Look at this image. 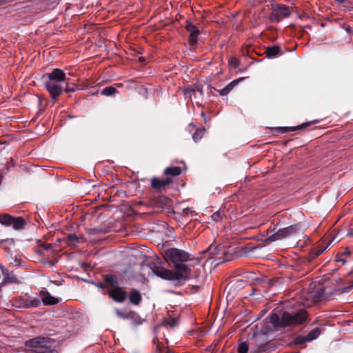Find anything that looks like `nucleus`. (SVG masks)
<instances>
[{
  "label": "nucleus",
  "instance_id": "obj_1",
  "mask_svg": "<svg viewBox=\"0 0 353 353\" xmlns=\"http://www.w3.org/2000/svg\"><path fill=\"white\" fill-rule=\"evenodd\" d=\"M164 258L168 263L174 264L175 273H178L180 280L189 278L190 268L184 263L190 261V254L178 248H169L165 250Z\"/></svg>",
  "mask_w": 353,
  "mask_h": 353
},
{
  "label": "nucleus",
  "instance_id": "obj_2",
  "mask_svg": "<svg viewBox=\"0 0 353 353\" xmlns=\"http://www.w3.org/2000/svg\"><path fill=\"white\" fill-rule=\"evenodd\" d=\"M304 229L303 225L300 222L279 229L277 231H275V228H269L267 230L268 236L264 239V241L268 243L283 239L290 238L302 233Z\"/></svg>",
  "mask_w": 353,
  "mask_h": 353
},
{
  "label": "nucleus",
  "instance_id": "obj_3",
  "mask_svg": "<svg viewBox=\"0 0 353 353\" xmlns=\"http://www.w3.org/2000/svg\"><path fill=\"white\" fill-rule=\"evenodd\" d=\"M307 318L305 310L284 311L282 313V322L284 327L302 324Z\"/></svg>",
  "mask_w": 353,
  "mask_h": 353
},
{
  "label": "nucleus",
  "instance_id": "obj_4",
  "mask_svg": "<svg viewBox=\"0 0 353 353\" xmlns=\"http://www.w3.org/2000/svg\"><path fill=\"white\" fill-rule=\"evenodd\" d=\"M55 343L54 339L48 336H36L25 342L26 348L33 349H53L52 345Z\"/></svg>",
  "mask_w": 353,
  "mask_h": 353
},
{
  "label": "nucleus",
  "instance_id": "obj_5",
  "mask_svg": "<svg viewBox=\"0 0 353 353\" xmlns=\"http://www.w3.org/2000/svg\"><path fill=\"white\" fill-rule=\"evenodd\" d=\"M149 267L155 275L161 279L168 281L180 280L178 273L163 268L159 263L151 262L149 263Z\"/></svg>",
  "mask_w": 353,
  "mask_h": 353
},
{
  "label": "nucleus",
  "instance_id": "obj_6",
  "mask_svg": "<svg viewBox=\"0 0 353 353\" xmlns=\"http://www.w3.org/2000/svg\"><path fill=\"white\" fill-rule=\"evenodd\" d=\"M271 10L272 12L269 16V19L272 22H280L290 15L289 7L284 4H274L272 6Z\"/></svg>",
  "mask_w": 353,
  "mask_h": 353
},
{
  "label": "nucleus",
  "instance_id": "obj_7",
  "mask_svg": "<svg viewBox=\"0 0 353 353\" xmlns=\"http://www.w3.org/2000/svg\"><path fill=\"white\" fill-rule=\"evenodd\" d=\"M43 79L45 88L50 93L51 99L54 101L57 100L63 92V83L57 82L46 78Z\"/></svg>",
  "mask_w": 353,
  "mask_h": 353
},
{
  "label": "nucleus",
  "instance_id": "obj_8",
  "mask_svg": "<svg viewBox=\"0 0 353 353\" xmlns=\"http://www.w3.org/2000/svg\"><path fill=\"white\" fill-rule=\"evenodd\" d=\"M185 28L189 33L188 42L190 47L195 48L199 41V36L201 34V31L197 26L190 20H186Z\"/></svg>",
  "mask_w": 353,
  "mask_h": 353
},
{
  "label": "nucleus",
  "instance_id": "obj_9",
  "mask_svg": "<svg viewBox=\"0 0 353 353\" xmlns=\"http://www.w3.org/2000/svg\"><path fill=\"white\" fill-rule=\"evenodd\" d=\"M0 270L3 276V280L1 283L3 285L10 283H19V281L17 276L14 274L13 271H10L1 264H0Z\"/></svg>",
  "mask_w": 353,
  "mask_h": 353
},
{
  "label": "nucleus",
  "instance_id": "obj_10",
  "mask_svg": "<svg viewBox=\"0 0 353 353\" xmlns=\"http://www.w3.org/2000/svg\"><path fill=\"white\" fill-rule=\"evenodd\" d=\"M43 78L61 83H64L66 81L65 72L59 68L53 69L51 72L47 73Z\"/></svg>",
  "mask_w": 353,
  "mask_h": 353
},
{
  "label": "nucleus",
  "instance_id": "obj_11",
  "mask_svg": "<svg viewBox=\"0 0 353 353\" xmlns=\"http://www.w3.org/2000/svg\"><path fill=\"white\" fill-rule=\"evenodd\" d=\"M210 251L211 252V253L223 254L222 256L219 258V260L220 261L219 263L230 261L233 259V256L232 254L229 253V250H226L223 246L214 247V248L210 247Z\"/></svg>",
  "mask_w": 353,
  "mask_h": 353
},
{
  "label": "nucleus",
  "instance_id": "obj_12",
  "mask_svg": "<svg viewBox=\"0 0 353 353\" xmlns=\"http://www.w3.org/2000/svg\"><path fill=\"white\" fill-rule=\"evenodd\" d=\"M108 295L114 301L118 303H122L127 297V293L119 286L110 290L108 291Z\"/></svg>",
  "mask_w": 353,
  "mask_h": 353
},
{
  "label": "nucleus",
  "instance_id": "obj_13",
  "mask_svg": "<svg viewBox=\"0 0 353 353\" xmlns=\"http://www.w3.org/2000/svg\"><path fill=\"white\" fill-rule=\"evenodd\" d=\"M265 54L266 57L268 59L275 58L278 55H283V52L281 51V49L279 46H269L265 48Z\"/></svg>",
  "mask_w": 353,
  "mask_h": 353
},
{
  "label": "nucleus",
  "instance_id": "obj_14",
  "mask_svg": "<svg viewBox=\"0 0 353 353\" xmlns=\"http://www.w3.org/2000/svg\"><path fill=\"white\" fill-rule=\"evenodd\" d=\"M172 182V180L170 178L159 179L154 177L151 181V186L155 190H161L164 186L171 183Z\"/></svg>",
  "mask_w": 353,
  "mask_h": 353
},
{
  "label": "nucleus",
  "instance_id": "obj_15",
  "mask_svg": "<svg viewBox=\"0 0 353 353\" xmlns=\"http://www.w3.org/2000/svg\"><path fill=\"white\" fill-rule=\"evenodd\" d=\"M245 77H239L230 82L226 86L219 90L220 95L226 96L229 92L241 81H243Z\"/></svg>",
  "mask_w": 353,
  "mask_h": 353
},
{
  "label": "nucleus",
  "instance_id": "obj_16",
  "mask_svg": "<svg viewBox=\"0 0 353 353\" xmlns=\"http://www.w3.org/2000/svg\"><path fill=\"white\" fill-rule=\"evenodd\" d=\"M42 302L44 305H54L59 302V299L52 296L48 291L42 292Z\"/></svg>",
  "mask_w": 353,
  "mask_h": 353
},
{
  "label": "nucleus",
  "instance_id": "obj_17",
  "mask_svg": "<svg viewBox=\"0 0 353 353\" xmlns=\"http://www.w3.org/2000/svg\"><path fill=\"white\" fill-rule=\"evenodd\" d=\"M316 121H312L309 122H305L301 125H296V126H292V127H281L279 128V130L281 132L285 133L288 132H294L298 130H301L305 128L307 126H309L311 123H316Z\"/></svg>",
  "mask_w": 353,
  "mask_h": 353
},
{
  "label": "nucleus",
  "instance_id": "obj_18",
  "mask_svg": "<svg viewBox=\"0 0 353 353\" xmlns=\"http://www.w3.org/2000/svg\"><path fill=\"white\" fill-rule=\"evenodd\" d=\"M129 300L132 304L135 305H139L142 300V296L139 291L137 289H132L129 294Z\"/></svg>",
  "mask_w": 353,
  "mask_h": 353
},
{
  "label": "nucleus",
  "instance_id": "obj_19",
  "mask_svg": "<svg viewBox=\"0 0 353 353\" xmlns=\"http://www.w3.org/2000/svg\"><path fill=\"white\" fill-rule=\"evenodd\" d=\"M103 281L105 283L106 288L112 287L113 289V288H115L119 286L117 280L111 274H105L103 276Z\"/></svg>",
  "mask_w": 353,
  "mask_h": 353
},
{
  "label": "nucleus",
  "instance_id": "obj_20",
  "mask_svg": "<svg viewBox=\"0 0 353 353\" xmlns=\"http://www.w3.org/2000/svg\"><path fill=\"white\" fill-rule=\"evenodd\" d=\"M65 241L68 245L75 246L82 242V238L77 236L75 233H72L65 237Z\"/></svg>",
  "mask_w": 353,
  "mask_h": 353
},
{
  "label": "nucleus",
  "instance_id": "obj_21",
  "mask_svg": "<svg viewBox=\"0 0 353 353\" xmlns=\"http://www.w3.org/2000/svg\"><path fill=\"white\" fill-rule=\"evenodd\" d=\"M270 322L276 327H284L282 322V314L280 316L276 313H271L268 316Z\"/></svg>",
  "mask_w": 353,
  "mask_h": 353
},
{
  "label": "nucleus",
  "instance_id": "obj_22",
  "mask_svg": "<svg viewBox=\"0 0 353 353\" xmlns=\"http://www.w3.org/2000/svg\"><path fill=\"white\" fill-rule=\"evenodd\" d=\"M26 225V222L24 220L23 218L19 216V217H14V221L12 223L11 226L13 229L16 230H20L25 228Z\"/></svg>",
  "mask_w": 353,
  "mask_h": 353
},
{
  "label": "nucleus",
  "instance_id": "obj_23",
  "mask_svg": "<svg viewBox=\"0 0 353 353\" xmlns=\"http://www.w3.org/2000/svg\"><path fill=\"white\" fill-rule=\"evenodd\" d=\"M195 92H199L200 94L203 95V91L202 87L197 85L194 88H192L191 86H188L184 88V95L185 97L192 98V94Z\"/></svg>",
  "mask_w": 353,
  "mask_h": 353
},
{
  "label": "nucleus",
  "instance_id": "obj_24",
  "mask_svg": "<svg viewBox=\"0 0 353 353\" xmlns=\"http://www.w3.org/2000/svg\"><path fill=\"white\" fill-rule=\"evenodd\" d=\"M164 174L177 176L181 174V169L179 166L168 167L163 171Z\"/></svg>",
  "mask_w": 353,
  "mask_h": 353
},
{
  "label": "nucleus",
  "instance_id": "obj_25",
  "mask_svg": "<svg viewBox=\"0 0 353 353\" xmlns=\"http://www.w3.org/2000/svg\"><path fill=\"white\" fill-rule=\"evenodd\" d=\"M127 319L131 320L132 323L135 325H138L142 323L141 318L137 312L134 311L128 312Z\"/></svg>",
  "mask_w": 353,
  "mask_h": 353
},
{
  "label": "nucleus",
  "instance_id": "obj_26",
  "mask_svg": "<svg viewBox=\"0 0 353 353\" xmlns=\"http://www.w3.org/2000/svg\"><path fill=\"white\" fill-rule=\"evenodd\" d=\"M14 216L8 214H3L0 215V223L6 226H11Z\"/></svg>",
  "mask_w": 353,
  "mask_h": 353
},
{
  "label": "nucleus",
  "instance_id": "obj_27",
  "mask_svg": "<svg viewBox=\"0 0 353 353\" xmlns=\"http://www.w3.org/2000/svg\"><path fill=\"white\" fill-rule=\"evenodd\" d=\"M23 263V261L20 255L16 254L14 256L11 255L10 257V263L13 266L22 267Z\"/></svg>",
  "mask_w": 353,
  "mask_h": 353
},
{
  "label": "nucleus",
  "instance_id": "obj_28",
  "mask_svg": "<svg viewBox=\"0 0 353 353\" xmlns=\"http://www.w3.org/2000/svg\"><path fill=\"white\" fill-rule=\"evenodd\" d=\"M26 353H58L56 349H33L27 348Z\"/></svg>",
  "mask_w": 353,
  "mask_h": 353
},
{
  "label": "nucleus",
  "instance_id": "obj_29",
  "mask_svg": "<svg viewBox=\"0 0 353 353\" xmlns=\"http://www.w3.org/2000/svg\"><path fill=\"white\" fill-rule=\"evenodd\" d=\"M321 334V330L319 327H315L308 332L307 338L309 341H312L317 339Z\"/></svg>",
  "mask_w": 353,
  "mask_h": 353
},
{
  "label": "nucleus",
  "instance_id": "obj_30",
  "mask_svg": "<svg viewBox=\"0 0 353 353\" xmlns=\"http://www.w3.org/2000/svg\"><path fill=\"white\" fill-rule=\"evenodd\" d=\"M205 132V129L204 128H198L192 134V139L194 142L197 143L199 141L201 138L203 137Z\"/></svg>",
  "mask_w": 353,
  "mask_h": 353
},
{
  "label": "nucleus",
  "instance_id": "obj_31",
  "mask_svg": "<svg viewBox=\"0 0 353 353\" xmlns=\"http://www.w3.org/2000/svg\"><path fill=\"white\" fill-rule=\"evenodd\" d=\"M117 92V90L116 88L113 86H107L101 90V93L102 95L110 97L115 94Z\"/></svg>",
  "mask_w": 353,
  "mask_h": 353
},
{
  "label": "nucleus",
  "instance_id": "obj_32",
  "mask_svg": "<svg viewBox=\"0 0 353 353\" xmlns=\"http://www.w3.org/2000/svg\"><path fill=\"white\" fill-rule=\"evenodd\" d=\"M41 305V300L39 298L35 297L31 299H28V305H25V307L28 308L38 307Z\"/></svg>",
  "mask_w": 353,
  "mask_h": 353
},
{
  "label": "nucleus",
  "instance_id": "obj_33",
  "mask_svg": "<svg viewBox=\"0 0 353 353\" xmlns=\"http://www.w3.org/2000/svg\"><path fill=\"white\" fill-rule=\"evenodd\" d=\"M16 307L19 308L28 309V307H25V305H28V299H24L22 296H19L16 299Z\"/></svg>",
  "mask_w": 353,
  "mask_h": 353
},
{
  "label": "nucleus",
  "instance_id": "obj_34",
  "mask_svg": "<svg viewBox=\"0 0 353 353\" xmlns=\"http://www.w3.org/2000/svg\"><path fill=\"white\" fill-rule=\"evenodd\" d=\"M250 346L246 341H242L239 343L238 353H248Z\"/></svg>",
  "mask_w": 353,
  "mask_h": 353
},
{
  "label": "nucleus",
  "instance_id": "obj_35",
  "mask_svg": "<svg viewBox=\"0 0 353 353\" xmlns=\"http://www.w3.org/2000/svg\"><path fill=\"white\" fill-rule=\"evenodd\" d=\"M325 249H326V248L314 249L311 253L310 260H313L314 258L322 254L323 253V252L325 250Z\"/></svg>",
  "mask_w": 353,
  "mask_h": 353
},
{
  "label": "nucleus",
  "instance_id": "obj_36",
  "mask_svg": "<svg viewBox=\"0 0 353 353\" xmlns=\"http://www.w3.org/2000/svg\"><path fill=\"white\" fill-rule=\"evenodd\" d=\"M66 86L63 87V92H74L77 90L76 85L72 83L70 85L68 83H65Z\"/></svg>",
  "mask_w": 353,
  "mask_h": 353
},
{
  "label": "nucleus",
  "instance_id": "obj_37",
  "mask_svg": "<svg viewBox=\"0 0 353 353\" xmlns=\"http://www.w3.org/2000/svg\"><path fill=\"white\" fill-rule=\"evenodd\" d=\"M165 323L171 327L174 328L178 324L179 321L176 318H171L170 319L166 320Z\"/></svg>",
  "mask_w": 353,
  "mask_h": 353
},
{
  "label": "nucleus",
  "instance_id": "obj_38",
  "mask_svg": "<svg viewBox=\"0 0 353 353\" xmlns=\"http://www.w3.org/2000/svg\"><path fill=\"white\" fill-rule=\"evenodd\" d=\"M307 341H309L307 340V336H299L294 339V343L296 345H302Z\"/></svg>",
  "mask_w": 353,
  "mask_h": 353
},
{
  "label": "nucleus",
  "instance_id": "obj_39",
  "mask_svg": "<svg viewBox=\"0 0 353 353\" xmlns=\"http://www.w3.org/2000/svg\"><path fill=\"white\" fill-rule=\"evenodd\" d=\"M228 63L230 66H233L234 68H237L239 66V61L235 57H231L228 61Z\"/></svg>",
  "mask_w": 353,
  "mask_h": 353
},
{
  "label": "nucleus",
  "instance_id": "obj_40",
  "mask_svg": "<svg viewBox=\"0 0 353 353\" xmlns=\"http://www.w3.org/2000/svg\"><path fill=\"white\" fill-rule=\"evenodd\" d=\"M265 350H266L265 345H260L256 349L251 350L250 353H266L265 352Z\"/></svg>",
  "mask_w": 353,
  "mask_h": 353
},
{
  "label": "nucleus",
  "instance_id": "obj_41",
  "mask_svg": "<svg viewBox=\"0 0 353 353\" xmlns=\"http://www.w3.org/2000/svg\"><path fill=\"white\" fill-rule=\"evenodd\" d=\"M115 313L118 317L123 319H127V316H128V312H122L119 309H115Z\"/></svg>",
  "mask_w": 353,
  "mask_h": 353
},
{
  "label": "nucleus",
  "instance_id": "obj_42",
  "mask_svg": "<svg viewBox=\"0 0 353 353\" xmlns=\"http://www.w3.org/2000/svg\"><path fill=\"white\" fill-rule=\"evenodd\" d=\"M336 261L342 262L343 263H345L347 262L345 256H343V254H339L336 255Z\"/></svg>",
  "mask_w": 353,
  "mask_h": 353
},
{
  "label": "nucleus",
  "instance_id": "obj_43",
  "mask_svg": "<svg viewBox=\"0 0 353 353\" xmlns=\"http://www.w3.org/2000/svg\"><path fill=\"white\" fill-rule=\"evenodd\" d=\"M212 219L214 221H217L220 220L221 219L220 213L219 212H216L213 213L212 215Z\"/></svg>",
  "mask_w": 353,
  "mask_h": 353
},
{
  "label": "nucleus",
  "instance_id": "obj_44",
  "mask_svg": "<svg viewBox=\"0 0 353 353\" xmlns=\"http://www.w3.org/2000/svg\"><path fill=\"white\" fill-rule=\"evenodd\" d=\"M352 289H353V283L347 287L343 288L341 289V292L345 293V292H347L351 290Z\"/></svg>",
  "mask_w": 353,
  "mask_h": 353
},
{
  "label": "nucleus",
  "instance_id": "obj_45",
  "mask_svg": "<svg viewBox=\"0 0 353 353\" xmlns=\"http://www.w3.org/2000/svg\"><path fill=\"white\" fill-rule=\"evenodd\" d=\"M95 285L100 289L103 290V289L106 288L105 283H96Z\"/></svg>",
  "mask_w": 353,
  "mask_h": 353
},
{
  "label": "nucleus",
  "instance_id": "obj_46",
  "mask_svg": "<svg viewBox=\"0 0 353 353\" xmlns=\"http://www.w3.org/2000/svg\"><path fill=\"white\" fill-rule=\"evenodd\" d=\"M153 353H162L161 347L159 345H157Z\"/></svg>",
  "mask_w": 353,
  "mask_h": 353
},
{
  "label": "nucleus",
  "instance_id": "obj_47",
  "mask_svg": "<svg viewBox=\"0 0 353 353\" xmlns=\"http://www.w3.org/2000/svg\"><path fill=\"white\" fill-rule=\"evenodd\" d=\"M341 254H343V256H347L351 254V251L348 249H346V250L343 252L341 253Z\"/></svg>",
  "mask_w": 353,
  "mask_h": 353
},
{
  "label": "nucleus",
  "instance_id": "obj_48",
  "mask_svg": "<svg viewBox=\"0 0 353 353\" xmlns=\"http://www.w3.org/2000/svg\"><path fill=\"white\" fill-rule=\"evenodd\" d=\"M14 0H0V5H4L7 3H9V2H12L14 1Z\"/></svg>",
  "mask_w": 353,
  "mask_h": 353
},
{
  "label": "nucleus",
  "instance_id": "obj_49",
  "mask_svg": "<svg viewBox=\"0 0 353 353\" xmlns=\"http://www.w3.org/2000/svg\"><path fill=\"white\" fill-rule=\"evenodd\" d=\"M52 248V244H46V245L44 246V249H45L46 250H50Z\"/></svg>",
  "mask_w": 353,
  "mask_h": 353
},
{
  "label": "nucleus",
  "instance_id": "obj_50",
  "mask_svg": "<svg viewBox=\"0 0 353 353\" xmlns=\"http://www.w3.org/2000/svg\"><path fill=\"white\" fill-rule=\"evenodd\" d=\"M189 212L192 213V212L189 208H186L183 210V213L186 215L189 214Z\"/></svg>",
  "mask_w": 353,
  "mask_h": 353
},
{
  "label": "nucleus",
  "instance_id": "obj_51",
  "mask_svg": "<svg viewBox=\"0 0 353 353\" xmlns=\"http://www.w3.org/2000/svg\"><path fill=\"white\" fill-rule=\"evenodd\" d=\"M348 236L353 237V228H351L347 234Z\"/></svg>",
  "mask_w": 353,
  "mask_h": 353
},
{
  "label": "nucleus",
  "instance_id": "obj_52",
  "mask_svg": "<svg viewBox=\"0 0 353 353\" xmlns=\"http://www.w3.org/2000/svg\"><path fill=\"white\" fill-rule=\"evenodd\" d=\"M3 179V176L2 174H0V185L1 184Z\"/></svg>",
  "mask_w": 353,
  "mask_h": 353
}]
</instances>
